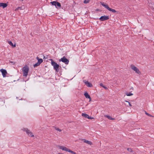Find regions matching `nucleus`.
I'll return each instance as SVG.
<instances>
[{"instance_id": "obj_1", "label": "nucleus", "mask_w": 154, "mask_h": 154, "mask_svg": "<svg viewBox=\"0 0 154 154\" xmlns=\"http://www.w3.org/2000/svg\"><path fill=\"white\" fill-rule=\"evenodd\" d=\"M57 147L58 149H60L63 150L65 151L71 153L73 154H76V153L74 151H73L70 150V149L67 148L65 146H61L60 145H57L56 146Z\"/></svg>"}, {"instance_id": "obj_2", "label": "nucleus", "mask_w": 154, "mask_h": 154, "mask_svg": "<svg viewBox=\"0 0 154 154\" xmlns=\"http://www.w3.org/2000/svg\"><path fill=\"white\" fill-rule=\"evenodd\" d=\"M29 69V67L27 65L23 67L22 69V70L23 72V76L26 77L27 76Z\"/></svg>"}, {"instance_id": "obj_3", "label": "nucleus", "mask_w": 154, "mask_h": 154, "mask_svg": "<svg viewBox=\"0 0 154 154\" xmlns=\"http://www.w3.org/2000/svg\"><path fill=\"white\" fill-rule=\"evenodd\" d=\"M49 60L51 61V64L53 66L54 69L56 70L57 72L59 71V66L52 59H50Z\"/></svg>"}, {"instance_id": "obj_4", "label": "nucleus", "mask_w": 154, "mask_h": 154, "mask_svg": "<svg viewBox=\"0 0 154 154\" xmlns=\"http://www.w3.org/2000/svg\"><path fill=\"white\" fill-rule=\"evenodd\" d=\"M101 4L105 8L107 9L109 11L112 12V13H115L116 12V11L114 9H112L109 7L106 4L103 2H101Z\"/></svg>"}, {"instance_id": "obj_5", "label": "nucleus", "mask_w": 154, "mask_h": 154, "mask_svg": "<svg viewBox=\"0 0 154 154\" xmlns=\"http://www.w3.org/2000/svg\"><path fill=\"white\" fill-rule=\"evenodd\" d=\"M51 3L53 5H54L55 7L57 8H60L61 7V4L60 3L56 2L53 1L51 2Z\"/></svg>"}, {"instance_id": "obj_6", "label": "nucleus", "mask_w": 154, "mask_h": 154, "mask_svg": "<svg viewBox=\"0 0 154 154\" xmlns=\"http://www.w3.org/2000/svg\"><path fill=\"white\" fill-rule=\"evenodd\" d=\"M36 59L38 60V62L34 65L33 66L34 67L39 66L43 61L42 59L39 58L38 57H37Z\"/></svg>"}, {"instance_id": "obj_7", "label": "nucleus", "mask_w": 154, "mask_h": 154, "mask_svg": "<svg viewBox=\"0 0 154 154\" xmlns=\"http://www.w3.org/2000/svg\"><path fill=\"white\" fill-rule=\"evenodd\" d=\"M131 67L132 69L136 73L138 74H140L141 73L139 69L135 66L133 65H131Z\"/></svg>"}, {"instance_id": "obj_8", "label": "nucleus", "mask_w": 154, "mask_h": 154, "mask_svg": "<svg viewBox=\"0 0 154 154\" xmlns=\"http://www.w3.org/2000/svg\"><path fill=\"white\" fill-rule=\"evenodd\" d=\"M61 61L64 63L66 64H68L69 62V60L65 57H63L60 59L59 60V61Z\"/></svg>"}, {"instance_id": "obj_9", "label": "nucleus", "mask_w": 154, "mask_h": 154, "mask_svg": "<svg viewBox=\"0 0 154 154\" xmlns=\"http://www.w3.org/2000/svg\"><path fill=\"white\" fill-rule=\"evenodd\" d=\"M24 131L26 132V133L29 136L31 137H33L34 136V135L32 134V132L27 128H24Z\"/></svg>"}, {"instance_id": "obj_10", "label": "nucleus", "mask_w": 154, "mask_h": 154, "mask_svg": "<svg viewBox=\"0 0 154 154\" xmlns=\"http://www.w3.org/2000/svg\"><path fill=\"white\" fill-rule=\"evenodd\" d=\"M109 19V16H105L104 15L103 16H101L100 17V18L99 20L100 21H104L106 20H107Z\"/></svg>"}, {"instance_id": "obj_11", "label": "nucleus", "mask_w": 154, "mask_h": 154, "mask_svg": "<svg viewBox=\"0 0 154 154\" xmlns=\"http://www.w3.org/2000/svg\"><path fill=\"white\" fill-rule=\"evenodd\" d=\"M0 71L2 72L3 77H5L6 74H7L6 70L5 69H0Z\"/></svg>"}, {"instance_id": "obj_12", "label": "nucleus", "mask_w": 154, "mask_h": 154, "mask_svg": "<svg viewBox=\"0 0 154 154\" xmlns=\"http://www.w3.org/2000/svg\"><path fill=\"white\" fill-rule=\"evenodd\" d=\"M85 83L87 85V86L88 87H92V84L88 81L85 82Z\"/></svg>"}, {"instance_id": "obj_13", "label": "nucleus", "mask_w": 154, "mask_h": 154, "mask_svg": "<svg viewBox=\"0 0 154 154\" xmlns=\"http://www.w3.org/2000/svg\"><path fill=\"white\" fill-rule=\"evenodd\" d=\"M7 5V4L6 3H0V7H2L3 8L6 7Z\"/></svg>"}, {"instance_id": "obj_14", "label": "nucleus", "mask_w": 154, "mask_h": 154, "mask_svg": "<svg viewBox=\"0 0 154 154\" xmlns=\"http://www.w3.org/2000/svg\"><path fill=\"white\" fill-rule=\"evenodd\" d=\"M83 140L84 142L88 144H89L90 145L92 144V142L91 141L87 140L85 139H83Z\"/></svg>"}, {"instance_id": "obj_15", "label": "nucleus", "mask_w": 154, "mask_h": 154, "mask_svg": "<svg viewBox=\"0 0 154 154\" xmlns=\"http://www.w3.org/2000/svg\"><path fill=\"white\" fill-rule=\"evenodd\" d=\"M82 116L85 118L88 119L89 117V116L88 114L84 113H82Z\"/></svg>"}, {"instance_id": "obj_16", "label": "nucleus", "mask_w": 154, "mask_h": 154, "mask_svg": "<svg viewBox=\"0 0 154 154\" xmlns=\"http://www.w3.org/2000/svg\"><path fill=\"white\" fill-rule=\"evenodd\" d=\"M8 43L12 47H16V44L14 45L12 42L11 41H8Z\"/></svg>"}, {"instance_id": "obj_17", "label": "nucleus", "mask_w": 154, "mask_h": 154, "mask_svg": "<svg viewBox=\"0 0 154 154\" xmlns=\"http://www.w3.org/2000/svg\"><path fill=\"white\" fill-rule=\"evenodd\" d=\"M104 117H106L108 119L111 120H114L115 119L111 117L110 116H108V115H104Z\"/></svg>"}, {"instance_id": "obj_18", "label": "nucleus", "mask_w": 154, "mask_h": 154, "mask_svg": "<svg viewBox=\"0 0 154 154\" xmlns=\"http://www.w3.org/2000/svg\"><path fill=\"white\" fill-rule=\"evenodd\" d=\"M84 96L85 97L87 98H90V96L88 94V93L87 92H85L84 93Z\"/></svg>"}, {"instance_id": "obj_19", "label": "nucleus", "mask_w": 154, "mask_h": 154, "mask_svg": "<svg viewBox=\"0 0 154 154\" xmlns=\"http://www.w3.org/2000/svg\"><path fill=\"white\" fill-rule=\"evenodd\" d=\"M126 95L127 96H131L133 95V94L131 93H126Z\"/></svg>"}, {"instance_id": "obj_20", "label": "nucleus", "mask_w": 154, "mask_h": 154, "mask_svg": "<svg viewBox=\"0 0 154 154\" xmlns=\"http://www.w3.org/2000/svg\"><path fill=\"white\" fill-rule=\"evenodd\" d=\"M100 85L103 87L104 88L106 89H107V88L106 87L104 86L102 83H101L100 84Z\"/></svg>"}, {"instance_id": "obj_21", "label": "nucleus", "mask_w": 154, "mask_h": 154, "mask_svg": "<svg viewBox=\"0 0 154 154\" xmlns=\"http://www.w3.org/2000/svg\"><path fill=\"white\" fill-rule=\"evenodd\" d=\"M89 2V0H85L83 2L84 4H87Z\"/></svg>"}, {"instance_id": "obj_22", "label": "nucleus", "mask_w": 154, "mask_h": 154, "mask_svg": "<svg viewBox=\"0 0 154 154\" xmlns=\"http://www.w3.org/2000/svg\"><path fill=\"white\" fill-rule=\"evenodd\" d=\"M145 114L146 115H147L148 116H150V117H152L153 116L151 115L150 114L147 113L146 111H145Z\"/></svg>"}, {"instance_id": "obj_23", "label": "nucleus", "mask_w": 154, "mask_h": 154, "mask_svg": "<svg viewBox=\"0 0 154 154\" xmlns=\"http://www.w3.org/2000/svg\"><path fill=\"white\" fill-rule=\"evenodd\" d=\"M19 9L21 10L22 9V8L21 7H18L15 10V11H16Z\"/></svg>"}, {"instance_id": "obj_24", "label": "nucleus", "mask_w": 154, "mask_h": 154, "mask_svg": "<svg viewBox=\"0 0 154 154\" xmlns=\"http://www.w3.org/2000/svg\"><path fill=\"white\" fill-rule=\"evenodd\" d=\"M127 150L128 151L130 152H133V151L132 150V149L131 148H128L127 149Z\"/></svg>"}, {"instance_id": "obj_25", "label": "nucleus", "mask_w": 154, "mask_h": 154, "mask_svg": "<svg viewBox=\"0 0 154 154\" xmlns=\"http://www.w3.org/2000/svg\"><path fill=\"white\" fill-rule=\"evenodd\" d=\"M55 129L57 131H59L60 132L61 131V130H60V129L59 128H55Z\"/></svg>"}, {"instance_id": "obj_26", "label": "nucleus", "mask_w": 154, "mask_h": 154, "mask_svg": "<svg viewBox=\"0 0 154 154\" xmlns=\"http://www.w3.org/2000/svg\"><path fill=\"white\" fill-rule=\"evenodd\" d=\"M125 102H127V103H128L129 104V105L130 106H132V105H131V104L130 103V102H129L128 101H127L126 100H125Z\"/></svg>"}, {"instance_id": "obj_27", "label": "nucleus", "mask_w": 154, "mask_h": 154, "mask_svg": "<svg viewBox=\"0 0 154 154\" xmlns=\"http://www.w3.org/2000/svg\"><path fill=\"white\" fill-rule=\"evenodd\" d=\"M94 118L93 117H90L89 116V117L88 118V119H94Z\"/></svg>"}, {"instance_id": "obj_28", "label": "nucleus", "mask_w": 154, "mask_h": 154, "mask_svg": "<svg viewBox=\"0 0 154 154\" xmlns=\"http://www.w3.org/2000/svg\"><path fill=\"white\" fill-rule=\"evenodd\" d=\"M89 101H90L91 100V98L90 97V98H89Z\"/></svg>"}, {"instance_id": "obj_29", "label": "nucleus", "mask_w": 154, "mask_h": 154, "mask_svg": "<svg viewBox=\"0 0 154 154\" xmlns=\"http://www.w3.org/2000/svg\"><path fill=\"white\" fill-rule=\"evenodd\" d=\"M45 57L44 56V59H45Z\"/></svg>"}]
</instances>
